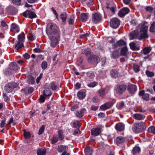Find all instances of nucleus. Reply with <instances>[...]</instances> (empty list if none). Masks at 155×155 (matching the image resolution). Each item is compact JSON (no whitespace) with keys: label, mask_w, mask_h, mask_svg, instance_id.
<instances>
[{"label":"nucleus","mask_w":155,"mask_h":155,"mask_svg":"<svg viewBox=\"0 0 155 155\" xmlns=\"http://www.w3.org/2000/svg\"><path fill=\"white\" fill-rule=\"evenodd\" d=\"M46 33L51 41V44L56 45L59 38L58 28L56 25L50 23L47 25Z\"/></svg>","instance_id":"nucleus-1"},{"label":"nucleus","mask_w":155,"mask_h":155,"mask_svg":"<svg viewBox=\"0 0 155 155\" xmlns=\"http://www.w3.org/2000/svg\"><path fill=\"white\" fill-rule=\"evenodd\" d=\"M137 27L140 30V35L139 38V40L148 38L149 36L147 34L148 27L147 26L144 24H140L138 25Z\"/></svg>","instance_id":"nucleus-2"},{"label":"nucleus","mask_w":155,"mask_h":155,"mask_svg":"<svg viewBox=\"0 0 155 155\" xmlns=\"http://www.w3.org/2000/svg\"><path fill=\"white\" fill-rule=\"evenodd\" d=\"M146 128L145 124L143 122L135 124L132 127L133 131L135 133H140L144 131Z\"/></svg>","instance_id":"nucleus-3"},{"label":"nucleus","mask_w":155,"mask_h":155,"mask_svg":"<svg viewBox=\"0 0 155 155\" xmlns=\"http://www.w3.org/2000/svg\"><path fill=\"white\" fill-rule=\"evenodd\" d=\"M18 85V83H9L6 84L5 86L6 92L7 93L10 92L14 88L17 87Z\"/></svg>","instance_id":"nucleus-4"},{"label":"nucleus","mask_w":155,"mask_h":155,"mask_svg":"<svg viewBox=\"0 0 155 155\" xmlns=\"http://www.w3.org/2000/svg\"><path fill=\"white\" fill-rule=\"evenodd\" d=\"M110 26L113 28H117L120 24V21L118 18H112L110 22Z\"/></svg>","instance_id":"nucleus-5"},{"label":"nucleus","mask_w":155,"mask_h":155,"mask_svg":"<svg viewBox=\"0 0 155 155\" xmlns=\"http://www.w3.org/2000/svg\"><path fill=\"white\" fill-rule=\"evenodd\" d=\"M101 18V16L99 13H93L92 14V20L94 23H97L99 22Z\"/></svg>","instance_id":"nucleus-6"},{"label":"nucleus","mask_w":155,"mask_h":155,"mask_svg":"<svg viewBox=\"0 0 155 155\" xmlns=\"http://www.w3.org/2000/svg\"><path fill=\"white\" fill-rule=\"evenodd\" d=\"M23 15L25 17H27L28 16L29 18L32 19L36 17L37 16L33 12L29 10H26L23 13Z\"/></svg>","instance_id":"nucleus-7"},{"label":"nucleus","mask_w":155,"mask_h":155,"mask_svg":"<svg viewBox=\"0 0 155 155\" xmlns=\"http://www.w3.org/2000/svg\"><path fill=\"white\" fill-rule=\"evenodd\" d=\"M126 88L127 86L126 85L121 84L120 85H117L116 90L117 93L121 94L124 91Z\"/></svg>","instance_id":"nucleus-8"},{"label":"nucleus","mask_w":155,"mask_h":155,"mask_svg":"<svg viewBox=\"0 0 155 155\" xmlns=\"http://www.w3.org/2000/svg\"><path fill=\"white\" fill-rule=\"evenodd\" d=\"M130 12L129 9L127 8H124L121 9L119 12L118 15L121 17L124 16Z\"/></svg>","instance_id":"nucleus-9"},{"label":"nucleus","mask_w":155,"mask_h":155,"mask_svg":"<svg viewBox=\"0 0 155 155\" xmlns=\"http://www.w3.org/2000/svg\"><path fill=\"white\" fill-rule=\"evenodd\" d=\"M130 39L133 40L139 38V31L137 30H135L131 31L130 35Z\"/></svg>","instance_id":"nucleus-10"},{"label":"nucleus","mask_w":155,"mask_h":155,"mask_svg":"<svg viewBox=\"0 0 155 155\" xmlns=\"http://www.w3.org/2000/svg\"><path fill=\"white\" fill-rule=\"evenodd\" d=\"M101 133V129L99 127L93 128L91 130V135L94 136H97L99 135Z\"/></svg>","instance_id":"nucleus-11"},{"label":"nucleus","mask_w":155,"mask_h":155,"mask_svg":"<svg viewBox=\"0 0 155 155\" xmlns=\"http://www.w3.org/2000/svg\"><path fill=\"white\" fill-rule=\"evenodd\" d=\"M126 45V42L123 40L120 39L117 41L116 43L114 44L113 47L116 48L118 46H125Z\"/></svg>","instance_id":"nucleus-12"},{"label":"nucleus","mask_w":155,"mask_h":155,"mask_svg":"<svg viewBox=\"0 0 155 155\" xmlns=\"http://www.w3.org/2000/svg\"><path fill=\"white\" fill-rule=\"evenodd\" d=\"M115 128L117 131H122L124 130L125 124L122 123H119L116 124Z\"/></svg>","instance_id":"nucleus-13"},{"label":"nucleus","mask_w":155,"mask_h":155,"mask_svg":"<svg viewBox=\"0 0 155 155\" xmlns=\"http://www.w3.org/2000/svg\"><path fill=\"white\" fill-rule=\"evenodd\" d=\"M98 57L96 55L90 56L88 58L87 61L90 63H97L98 62Z\"/></svg>","instance_id":"nucleus-14"},{"label":"nucleus","mask_w":155,"mask_h":155,"mask_svg":"<svg viewBox=\"0 0 155 155\" xmlns=\"http://www.w3.org/2000/svg\"><path fill=\"white\" fill-rule=\"evenodd\" d=\"M125 141L124 137L120 136L117 137L115 140V143L117 145H119L123 143Z\"/></svg>","instance_id":"nucleus-15"},{"label":"nucleus","mask_w":155,"mask_h":155,"mask_svg":"<svg viewBox=\"0 0 155 155\" xmlns=\"http://www.w3.org/2000/svg\"><path fill=\"white\" fill-rule=\"evenodd\" d=\"M11 30V31L15 32H18L19 31V26L15 23L12 24Z\"/></svg>","instance_id":"nucleus-16"},{"label":"nucleus","mask_w":155,"mask_h":155,"mask_svg":"<svg viewBox=\"0 0 155 155\" xmlns=\"http://www.w3.org/2000/svg\"><path fill=\"white\" fill-rule=\"evenodd\" d=\"M133 117L136 120H140L144 119L145 116L144 115H142L140 114H134Z\"/></svg>","instance_id":"nucleus-17"},{"label":"nucleus","mask_w":155,"mask_h":155,"mask_svg":"<svg viewBox=\"0 0 155 155\" xmlns=\"http://www.w3.org/2000/svg\"><path fill=\"white\" fill-rule=\"evenodd\" d=\"M68 149V146L59 145L58 147V151L59 152H61L62 151H65Z\"/></svg>","instance_id":"nucleus-18"},{"label":"nucleus","mask_w":155,"mask_h":155,"mask_svg":"<svg viewBox=\"0 0 155 155\" xmlns=\"http://www.w3.org/2000/svg\"><path fill=\"white\" fill-rule=\"evenodd\" d=\"M129 92L131 94H134L137 91V88L134 85H131L128 88Z\"/></svg>","instance_id":"nucleus-19"},{"label":"nucleus","mask_w":155,"mask_h":155,"mask_svg":"<svg viewBox=\"0 0 155 155\" xmlns=\"http://www.w3.org/2000/svg\"><path fill=\"white\" fill-rule=\"evenodd\" d=\"M60 18L63 22L65 23L67 18V14L66 12H63L61 13L59 15Z\"/></svg>","instance_id":"nucleus-20"},{"label":"nucleus","mask_w":155,"mask_h":155,"mask_svg":"<svg viewBox=\"0 0 155 155\" xmlns=\"http://www.w3.org/2000/svg\"><path fill=\"white\" fill-rule=\"evenodd\" d=\"M130 49L132 50H138L140 49L139 47H137L135 42H131L129 44Z\"/></svg>","instance_id":"nucleus-21"},{"label":"nucleus","mask_w":155,"mask_h":155,"mask_svg":"<svg viewBox=\"0 0 155 155\" xmlns=\"http://www.w3.org/2000/svg\"><path fill=\"white\" fill-rule=\"evenodd\" d=\"M119 51L118 50H115L111 54L112 59H116L119 57Z\"/></svg>","instance_id":"nucleus-22"},{"label":"nucleus","mask_w":155,"mask_h":155,"mask_svg":"<svg viewBox=\"0 0 155 155\" xmlns=\"http://www.w3.org/2000/svg\"><path fill=\"white\" fill-rule=\"evenodd\" d=\"M88 14L87 13H82L81 15V19L82 21L85 22L88 19Z\"/></svg>","instance_id":"nucleus-23"},{"label":"nucleus","mask_w":155,"mask_h":155,"mask_svg":"<svg viewBox=\"0 0 155 155\" xmlns=\"http://www.w3.org/2000/svg\"><path fill=\"white\" fill-rule=\"evenodd\" d=\"M151 48L150 47L145 48L141 51L142 54L146 55L149 54L151 51Z\"/></svg>","instance_id":"nucleus-24"},{"label":"nucleus","mask_w":155,"mask_h":155,"mask_svg":"<svg viewBox=\"0 0 155 155\" xmlns=\"http://www.w3.org/2000/svg\"><path fill=\"white\" fill-rule=\"evenodd\" d=\"M17 64L15 63H12L9 65V68L10 69L13 70L15 71H17L18 68Z\"/></svg>","instance_id":"nucleus-25"},{"label":"nucleus","mask_w":155,"mask_h":155,"mask_svg":"<svg viewBox=\"0 0 155 155\" xmlns=\"http://www.w3.org/2000/svg\"><path fill=\"white\" fill-rule=\"evenodd\" d=\"M85 111L86 110L84 108H82L81 109L80 112L77 111L76 113V116L79 118L82 117Z\"/></svg>","instance_id":"nucleus-26"},{"label":"nucleus","mask_w":155,"mask_h":155,"mask_svg":"<svg viewBox=\"0 0 155 155\" xmlns=\"http://www.w3.org/2000/svg\"><path fill=\"white\" fill-rule=\"evenodd\" d=\"M84 151L85 155H92V149L91 147L86 148L84 149Z\"/></svg>","instance_id":"nucleus-27"},{"label":"nucleus","mask_w":155,"mask_h":155,"mask_svg":"<svg viewBox=\"0 0 155 155\" xmlns=\"http://www.w3.org/2000/svg\"><path fill=\"white\" fill-rule=\"evenodd\" d=\"M128 52V49L127 47H124L120 51V55L121 56H126Z\"/></svg>","instance_id":"nucleus-28"},{"label":"nucleus","mask_w":155,"mask_h":155,"mask_svg":"<svg viewBox=\"0 0 155 155\" xmlns=\"http://www.w3.org/2000/svg\"><path fill=\"white\" fill-rule=\"evenodd\" d=\"M51 87L53 91H57L59 89L58 85L54 82L51 83Z\"/></svg>","instance_id":"nucleus-29"},{"label":"nucleus","mask_w":155,"mask_h":155,"mask_svg":"<svg viewBox=\"0 0 155 155\" xmlns=\"http://www.w3.org/2000/svg\"><path fill=\"white\" fill-rule=\"evenodd\" d=\"M18 42H22L25 38V34L24 32H22L21 35H19L18 36Z\"/></svg>","instance_id":"nucleus-30"},{"label":"nucleus","mask_w":155,"mask_h":155,"mask_svg":"<svg viewBox=\"0 0 155 155\" xmlns=\"http://www.w3.org/2000/svg\"><path fill=\"white\" fill-rule=\"evenodd\" d=\"M46 153V150L43 149H40L37 151V155H45Z\"/></svg>","instance_id":"nucleus-31"},{"label":"nucleus","mask_w":155,"mask_h":155,"mask_svg":"<svg viewBox=\"0 0 155 155\" xmlns=\"http://www.w3.org/2000/svg\"><path fill=\"white\" fill-rule=\"evenodd\" d=\"M140 150V149L138 147H134L133 149V154L135 155L137 153H139Z\"/></svg>","instance_id":"nucleus-32"},{"label":"nucleus","mask_w":155,"mask_h":155,"mask_svg":"<svg viewBox=\"0 0 155 155\" xmlns=\"http://www.w3.org/2000/svg\"><path fill=\"white\" fill-rule=\"evenodd\" d=\"M23 46V45L22 43H21V42L18 41L17 43L15 44V48H16V51H18L19 49Z\"/></svg>","instance_id":"nucleus-33"},{"label":"nucleus","mask_w":155,"mask_h":155,"mask_svg":"<svg viewBox=\"0 0 155 155\" xmlns=\"http://www.w3.org/2000/svg\"><path fill=\"white\" fill-rule=\"evenodd\" d=\"M58 138L60 140H62L64 138V136L63 135V132L62 130H58Z\"/></svg>","instance_id":"nucleus-34"},{"label":"nucleus","mask_w":155,"mask_h":155,"mask_svg":"<svg viewBox=\"0 0 155 155\" xmlns=\"http://www.w3.org/2000/svg\"><path fill=\"white\" fill-rule=\"evenodd\" d=\"M133 68L134 71L135 72H138L140 70V66L136 64H133Z\"/></svg>","instance_id":"nucleus-35"},{"label":"nucleus","mask_w":155,"mask_h":155,"mask_svg":"<svg viewBox=\"0 0 155 155\" xmlns=\"http://www.w3.org/2000/svg\"><path fill=\"white\" fill-rule=\"evenodd\" d=\"M51 141L52 144H54L58 141V137L57 136L54 135L51 138Z\"/></svg>","instance_id":"nucleus-36"},{"label":"nucleus","mask_w":155,"mask_h":155,"mask_svg":"<svg viewBox=\"0 0 155 155\" xmlns=\"http://www.w3.org/2000/svg\"><path fill=\"white\" fill-rule=\"evenodd\" d=\"M98 93L100 96H104L105 93V89L104 88L101 89L98 91Z\"/></svg>","instance_id":"nucleus-37"},{"label":"nucleus","mask_w":155,"mask_h":155,"mask_svg":"<svg viewBox=\"0 0 155 155\" xmlns=\"http://www.w3.org/2000/svg\"><path fill=\"white\" fill-rule=\"evenodd\" d=\"M82 53L83 54L85 55H89L91 53V50L89 48L84 49L82 51Z\"/></svg>","instance_id":"nucleus-38"},{"label":"nucleus","mask_w":155,"mask_h":155,"mask_svg":"<svg viewBox=\"0 0 155 155\" xmlns=\"http://www.w3.org/2000/svg\"><path fill=\"white\" fill-rule=\"evenodd\" d=\"M110 74L112 77L114 78H116L118 76V73L115 70H112L110 73Z\"/></svg>","instance_id":"nucleus-39"},{"label":"nucleus","mask_w":155,"mask_h":155,"mask_svg":"<svg viewBox=\"0 0 155 155\" xmlns=\"http://www.w3.org/2000/svg\"><path fill=\"white\" fill-rule=\"evenodd\" d=\"M106 8L107 9H109L112 12H115L114 5V4L112 5L110 4L108 5L107 6Z\"/></svg>","instance_id":"nucleus-40"},{"label":"nucleus","mask_w":155,"mask_h":155,"mask_svg":"<svg viewBox=\"0 0 155 155\" xmlns=\"http://www.w3.org/2000/svg\"><path fill=\"white\" fill-rule=\"evenodd\" d=\"M150 32H155V22L154 21L152 23L150 27Z\"/></svg>","instance_id":"nucleus-41"},{"label":"nucleus","mask_w":155,"mask_h":155,"mask_svg":"<svg viewBox=\"0 0 155 155\" xmlns=\"http://www.w3.org/2000/svg\"><path fill=\"white\" fill-rule=\"evenodd\" d=\"M52 92L48 88L44 91V94L45 96H50Z\"/></svg>","instance_id":"nucleus-42"},{"label":"nucleus","mask_w":155,"mask_h":155,"mask_svg":"<svg viewBox=\"0 0 155 155\" xmlns=\"http://www.w3.org/2000/svg\"><path fill=\"white\" fill-rule=\"evenodd\" d=\"M98 84V83L93 81L87 84V86L90 87H94Z\"/></svg>","instance_id":"nucleus-43"},{"label":"nucleus","mask_w":155,"mask_h":155,"mask_svg":"<svg viewBox=\"0 0 155 155\" xmlns=\"http://www.w3.org/2000/svg\"><path fill=\"white\" fill-rule=\"evenodd\" d=\"M148 131L150 133L155 134V126H151L148 129Z\"/></svg>","instance_id":"nucleus-44"},{"label":"nucleus","mask_w":155,"mask_h":155,"mask_svg":"<svg viewBox=\"0 0 155 155\" xmlns=\"http://www.w3.org/2000/svg\"><path fill=\"white\" fill-rule=\"evenodd\" d=\"M78 97H85L86 94L85 92L82 91H80L78 94Z\"/></svg>","instance_id":"nucleus-45"},{"label":"nucleus","mask_w":155,"mask_h":155,"mask_svg":"<svg viewBox=\"0 0 155 155\" xmlns=\"http://www.w3.org/2000/svg\"><path fill=\"white\" fill-rule=\"evenodd\" d=\"M24 135L26 139L29 138L31 136L30 133L28 131H26L25 130L24 132Z\"/></svg>","instance_id":"nucleus-46"},{"label":"nucleus","mask_w":155,"mask_h":155,"mask_svg":"<svg viewBox=\"0 0 155 155\" xmlns=\"http://www.w3.org/2000/svg\"><path fill=\"white\" fill-rule=\"evenodd\" d=\"M47 63L45 61H43L41 64V67L43 70H45L47 67Z\"/></svg>","instance_id":"nucleus-47"},{"label":"nucleus","mask_w":155,"mask_h":155,"mask_svg":"<svg viewBox=\"0 0 155 155\" xmlns=\"http://www.w3.org/2000/svg\"><path fill=\"white\" fill-rule=\"evenodd\" d=\"M87 77L90 79H93L94 77V74L93 73L88 72L87 74Z\"/></svg>","instance_id":"nucleus-48"},{"label":"nucleus","mask_w":155,"mask_h":155,"mask_svg":"<svg viewBox=\"0 0 155 155\" xmlns=\"http://www.w3.org/2000/svg\"><path fill=\"white\" fill-rule=\"evenodd\" d=\"M108 109L110 108L113 105V103L111 102H107L104 104Z\"/></svg>","instance_id":"nucleus-49"},{"label":"nucleus","mask_w":155,"mask_h":155,"mask_svg":"<svg viewBox=\"0 0 155 155\" xmlns=\"http://www.w3.org/2000/svg\"><path fill=\"white\" fill-rule=\"evenodd\" d=\"M146 74L148 77H151L154 75V74L153 72H150L149 71H146Z\"/></svg>","instance_id":"nucleus-50"},{"label":"nucleus","mask_w":155,"mask_h":155,"mask_svg":"<svg viewBox=\"0 0 155 155\" xmlns=\"http://www.w3.org/2000/svg\"><path fill=\"white\" fill-rule=\"evenodd\" d=\"M74 20V17L73 16H71L69 19L68 23L70 25H73Z\"/></svg>","instance_id":"nucleus-51"},{"label":"nucleus","mask_w":155,"mask_h":155,"mask_svg":"<svg viewBox=\"0 0 155 155\" xmlns=\"http://www.w3.org/2000/svg\"><path fill=\"white\" fill-rule=\"evenodd\" d=\"M6 121V119L5 118H3L1 121L0 124V127H5L6 124L5 122Z\"/></svg>","instance_id":"nucleus-52"},{"label":"nucleus","mask_w":155,"mask_h":155,"mask_svg":"<svg viewBox=\"0 0 155 155\" xmlns=\"http://www.w3.org/2000/svg\"><path fill=\"white\" fill-rule=\"evenodd\" d=\"M73 126L75 128L79 127L80 126V125L78 121L76 120L73 123Z\"/></svg>","instance_id":"nucleus-53"},{"label":"nucleus","mask_w":155,"mask_h":155,"mask_svg":"<svg viewBox=\"0 0 155 155\" xmlns=\"http://www.w3.org/2000/svg\"><path fill=\"white\" fill-rule=\"evenodd\" d=\"M45 130V126L44 125H42L38 131V134L39 135L41 134Z\"/></svg>","instance_id":"nucleus-54"},{"label":"nucleus","mask_w":155,"mask_h":155,"mask_svg":"<svg viewBox=\"0 0 155 155\" xmlns=\"http://www.w3.org/2000/svg\"><path fill=\"white\" fill-rule=\"evenodd\" d=\"M13 3L18 5H20L21 3V0H12Z\"/></svg>","instance_id":"nucleus-55"},{"label":"nucleus","mask_w":155,"mask_h":155,"mask_svg":"<svg viewBox=\"0 0 155 155\" xmlns=\"http://www.w3.org/2000/svg\"><path fill=\"white\" fill-rule=\"evenodd\" d=\"M153 9V8L150 6H148L146 7V11L149 12H152Z\"/></svg>","instance_id":"nucleus-56"},{"label":"nucleus","mask_w":155,"mask_h":155,"mask_svg":"<svg viewBox=\"0 0 155 155\" xmlns=\"http://www.w3.org/2000/svg\"><path fill=\"white\" fill-rule=\"evenodd\" d=\"M108 109L104 104L101 105L100 107V109L101 110L104 111Z\"/></svg>","instance_id":"nucleus-57"},{"label":"nucleus","mask_w":155,"mask_h":155,"mask_svg":"<svg viewBox=\"0 0 155 155\" xmlns=\"http://www.w3.org/2000/svg\"><path fill=\"white\" fill-rule=\"evenodd\" d=\"M83 62L82 59L81 58H80L77 59V64L78 65H80Z\"/></svg>","instance_id":"nucleus-58"},{"label":"nucleus","mask_w":155,"mask_h":155,"mask_svg":"<svg viewBox=\"0 0 155 155\" xmlns=\"http://www.w3.org/2000/svg\"><path fill=\"white\" fill-rule=\"evenodd\" d=\"M90 33L88 32L84 34H82L81 36V38H83L89 36Z\"/></svg>","instance_id":"nucleus-59"},{"label":"nucleus","mask_w":155,"mask_h":155,"mask_svg":"<svg viewBox=\"0 0 155 155\" xmlns=\"http://www.w3.org/2000/svg\"><path fill=\"white\" fill-rule=\"evenodd\" d=\"M81 84L79 82H77L74 85V87L76 89H79L80 88Z\"/></svg>","instance_id":"nucleus-60"},{"label":"nucleus","mask_w":155,"mask_h":155,"mask_svg":"<svg viewBox=\"0 0 155 155\" xmlns=\"http://www.w3.org/2000/svg\"><path fill=\"white\" fill-rule=\"evenodd\" d=\"M23 56L25 58L27 59H28L30 58V55L27 53H25L23 55Z\"/></svg>","instance_id":"nucleus-61"},{"label":"nucleus","mask_w":155,"mask_h":155,"mask_svg":"<svg viewBox=\"0 0 155 155\" xmlns=\"http://www.w3.org/2000/svg\"><path fill=\"white\" fill-rule=\"evenodd\" d=\"M34 91V88L33 87H30L28 89V93L31 94Z\"/></svg>","instance_id":"nucleus-62"},{"label":"nucleus","mask_w":155,"mask_h":155,"mask_svg":"<svg viewBox=\"0 0 155 155\" xmlns=\"http://www.w3.org/2000/svg\"><path fill=\"white\" fill-rule=\"evenodd\" d=\"M145 94V91L143 90H142L140 91L139 94L140 96H143Z\"/></svg>","instance_id":"nucleus-63"},{"label":"nucleus","mask_w":155,"mask_h":155,"mask_svg":"<svg viewBox=\"0 0 155 155\" xmlns=\"http://www.w3.org/2000/svg\"><path fill=\"white\" fill-rule=\"evenodd\" d=\"M130 23L134 25H135L137 24V21L135 19H133L131 20Z\"/></svg>","instance_id":"nucleus-64"}]
</instances>
